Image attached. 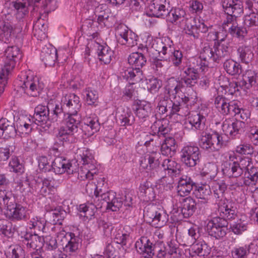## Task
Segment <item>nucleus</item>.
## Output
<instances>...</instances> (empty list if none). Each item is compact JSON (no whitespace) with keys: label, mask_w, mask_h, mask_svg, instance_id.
<instances>
[{"label":"nucleus","mask_w":258,"mask_h":258,"mask_svg":"<svg viewBox=\"0 0 258 258\" xmlns=\"http://www.w3.org/2000/svg\"><path fill=\"white\" fill-rule=\"evenodd\" d=\"M209 111L208 108H206L200 110L199 113L191 114L188 118V122L195 129L203 130L205 126L206 117Z\"/></svg>","instance_id":"b1692460"},{"label":"nucleus","mask_w":258,"mask_h":258,"mask_svg":"<svg viewBox=\"0 0 258 258\" xmlns=\"http://www.w3.org/2000/svg\"><path fill=\"white\" fill-rule=\"evenodd\" d=\"M237 52L240 60L244 63H248L253 57V53L250 46L239 47L237 49Z\"/></svg>","instance_id":"c03bdc74"},{"label":"nucleus","mask_w":258,"mask_h":258,"mask_svg":"<svg viewBox=\"0 0 258 258\" xmlns=\"http://www.w3.org/2000/svg\"><path fill=\"white\" fill-rule=\"evenodd\" d=\"M159 155L157 153H154L146 159H144V162L148 161L147 166L148 170V175L151 177L159 178L161 167H159L160 161L159 159Z\"/></svg>","instance_id":"a878e982"},{"label":"nucleus","mask_w":258,"mask_h":258,"mask_svg":"<svg viewBox=\"0 0 258 258\" xmlns=\"http://www.w3.org/2000/svg\"><path fill=\"white\" fill-rule=\"evenodd\" d=\"M51 169L56 174H62L67 172L70 175L77 173V167L73 165L63 157H56L51 164Z\"/></svg>","instance_id":"f3484780"},{"label":"nucleus","mask_w":258,"mask_h":258,"mask_svg":"<svg viewBox=\"0 0 258 258\" xmlns=\"http://www.w3.org/2000/svg\"><path fill=\"white\" fill-rule=\"evenodd\" d=\"M142 52H133L128 57V62L132 68L123 70L120 73L121 77L128 81H132L134 84L141 81L143 73L141 69L145 65L147 59L145 55L149 52V48L146 46L142 45L140 46Z\"/></svg>","instance_id":"39448f33"},{"label":"nucleus","mask_w":258,"mask_h":258,"mask_svg":"<svg viewBox=\"0 0 258 258\" xmlns=\"http://www.w3.org/2000/svg\"><path fill=\"white\" fill-rule=\"evenodd\" d=\"M63 105H66L68 117L58 128L56 136L62 142L75 143L77 140L75 134L78 131L80 123L78 115L81 106L80 98L75 94H68L64 98Z\"/></svg>","instance_id":"f257e3e1"},{"label":"nucleus","mask_w":258,"mask_h":258,"mask_svg":"<svg viewBox=\"0 0 258 258\" xmlns=\"http://www.w3.org/2000/svg\"><path fill=\"white\" fill-rule=\"evenodd\" d=\"M154 127H158V130H156V131H157V136L159 138L163 137L165 139V138L169 137L167 136L171 130L167 124H163L162 122H161L160 121H156L155 122L154 124L151 126L153 131L154 130Z\"/></svg>","instance_id":"49530a36"},{"label":"nucleus","mask_w":258,"mask_h":258,"mask_svg":"<svg viewBox=\"0 0 258 258\" xmlns=\"http://www.w3.org/2000/svg\"><path fill=\"white\" fill-rule=\"evenodd\" d=\"M9 166L13 169V171L18 173H22L24 171V167L20 163L17 157H13L9 163Z\"/></svg>","instance_id":"69168bd1"},{"label":"nucleus","mask_w":258,"mask_h":258,"mask_svg":"<svg viewBox=\"0 0 258 258\" xmlns=\"http://www.w3.org/2000/svg\"><path fill=\"white\" fill-rule=\"evenodd\" d=\"M65 115L62 104L57 102L50 101L47 106L37 105L34 110L32 120L35 123L43 128L50 126L49 120L60 121Z\"/></svg>","instance_id":"7ed1b4c3"},{"label":"nucleus","mask_w":258,"mask_h":258,"mask_svg":"<svg viewBox=\"0 0 258 258\" xmlns=\"http://www.w3.org/2000/svg\"><path fill=\"white\" fill-rule=\"evenodd\" d=\"M154 244L147 237L142 236L135 243L137 251L146 258L153 257L152 249Z\"/></svg>","instance_id":"393cba45"},{"label":"nucleus","mask_w":258,"mask_h":258,"mask_svg":"<svg viewBox=\"0 0 258 258\" xmlns=\"http://www.w3.org/2000/svg\"><path fill=\"white\" fill-rule=\"evenodd\" d=\"M210 225V227L217 229L219 227H227L228 222L224 218L221 217H216L210 220L207 225Z\"/></svg>","instance_id":"052dcab7"},{"label":"nucleus","mask_w":258,"mask_h":258,"mask_svg":"<svg viewBox=\"0 0 258 258\" xmlns=\"http://www.w3.org/2000/svg\"><path fill=\"white\" fill-rule=\"evenodd\" d=\"M102 8H97L96 10V16L98 17L97 22L100 25L106 26V23L109 17L108 10H101Z\"/></svg>","instance_id":"6e6d98bb"},{"label":"nucleus","mask_w":258,"mask_h":258,"mask_svg":"<svg viewBox=\"0 0 258 258\" xmlns=\"http://www.w3.org/2000/svg\"><path fill=\"white\" fill-rule=\"evenodd\" d=\"M149 11L150 16L164 18H166L169 10L162 0H153L149 6Z\"/></svg>","instance_id":"c85d7f7f"},{"label":"nucleus","mask_w":258,"mask_h":258,"mask_svg":"<svg viewBox=\"0 0 258 258\" xmlns=\"http://www.w3.org/2000/svg\"><path fill=\"white\" fill-rule=\"evenodd\" d=\"M17 27L18 28L16 27L14 29L11 24L5 22L2 25L1 29L4 35L9 37H10L12 34H18L21 32L22 30L21 25H20Z\"/></svg>","instance_id":"864d4df0"},{"label":"nucleus","mask_w":258,"mask_h":258,"mask_svg":"<svg viewBox=\"0 0 258 258\" xmlns=\"http://www.w3.org/2000/svg\"><path fill=\"white\" fill-rule=\"evenodd\" d=\"M189 18L192 17L187 15L185 11L182 8H175L168 11L166 19L169 22L177 24L180 23L182 26L184 27L185 31L186 29V20Z\"/></svg>","instance_id":"6ab92c4d"},{"label":"nucleus","mask_w":258,"mask_h":258,"mask_svg":"<svg viewBox=\"0 0 258 258\" xmlns=\"http://www.w3.org/2000/svg\"><path fill=\"white\" fill-rule=\"evenodd\" d=\"M176 142L172 137L165 138L161 146V153L164 156H173L176 152Z\"/></svg>","instance_id":"4c0bfd02"},{"label":"nucleus","mask_w":258,"mask_h":258,"mask_svg":"<svg viewBox=\"0 0 258 258\" xmlns=\"http://www.w3.org/2000/svg\"><path fill=\"white\" fill-rule=\"evenodd\" d=\"M170 54H167L165 58H170L173 64L175 67H178L181 63L183 55L181 51L178 50H175L172 46V50Z\"/></svg>","instance_id":"603ef678"},{"label":"nucleus","mask_w":258,"mask_h":258,"mask_svg":"<svg viewBox=\"0 0 258 258\" xmlns=\"http://www.w3.org/2000/svg\"><path fill=\"white\" fill-rule=\"evenodd\" d=\"M190 245L189 254L192 258H203L210 253L211 248L204 241L195 242Z\"/></svg>","instance_id":"cd10ccee"},{"label":"nucleus","mask_w":258,"mask_h":258,"mask_svg":"<svg viewBox=\"0 0 258 258\" xmlns=\"http://www.w3.org/2000/svg\"><path fill=\"white\" fill-rule=\"evenodd\" d=\"M99 60L104 64L110 62L113 56V51L108 46L99 45L97 49Z\"/></svg>","instance_id":"a19ab883"},{"label":"nucleus","mask_w":258,"mask_h":258,"mask_svg":"<svg viewBox=\"0 0 258 258\" xmlns=\"http://www.w3.org/2000/svg\"><path fill=\"white\" fill-rule=\"evenodd\" d=\"M10 218L14 220H25L28 217V210L26 207H24L18 204L15 206L13 210H11L7 213Z\"/></svg>","instance_id":"e433bc0d"},{"label":"nucleus","mask_w":258,"mask_h":258,"mask_svg":"<svg viewBox=\"0 0 258 258\" xmlns=\"http://www.w3.org/2000/svg\"><path fill=\"white\" fill-rule=\"evenodd\" d=\"M211 27H208L204 22L198 21L195 17L189 18L186 20V29L185 32L192 36L195 39L199 38V33H206Z\"/></svg>","instance_id":"dca6fc26"},{"label":"nucleus","mask_w":258,"mask_h":258,"mask_svg":"<svg viewBox=\"0 0 258 258\" xmlns=\"http://www.w3.org/2000/svg\"><path fill=\"white\" fill-rule=\"evenodd\" d=\"M207 231L209 234L212 236L215 237L216 239H220L224 237L226 234L227 230V227H219L216 229L212 227H210V225H207Z\"/></svg>","instance_id":"8fccbe9b"},{"label":"nucleus","mask_w":258,"mask_h":258,"mask_svg":"<svg viewBox=\"0 0 258 258\" xmlns=\"http://www.w3.org/2000/svg\"><path fill=\"white\" fill-rule=\"evenodd\" d=\"M152 253H153V256L155 255L158 258H164L166 254L165 247L162 242L157 243L154 244Z\"/></svg>","instance_id":"680f3d73"},{"label":"nucleus","mask_w":258,"mask_h":258,"mask_svg":"<svg viewBox=\"0 0 258 258\" xmlns=\"http://www.w3.org/2000/svg\"><path fill=\"white\" fill-rule=\"evenodd\" d=\"M57 238L62 242V244H66L64 250L67 252H75L78 249L79 238L72 232H66L64 230L57 234Z\"/></svg>","instance_id":"2eb2a0df"},{"label":"nucleus","mask_w":258,"mask_h":258,"mask_svg":"<svg viewBox=\"0 0 258 258\" xmlns=\"http://www.w3.org/2000/svg\"><path fill=\"white\" fill-rule=\"evenodd\" d=\"M0 196L2 199L3 204L7 208V213L13 210L15 206L18 204L16 203L15 196L11 191L5 192L0 190Z\"/></svg>","instance_id":"79ce46f5"},{"label":"nucleus","mask_w":258,"mask_h":258,"mask_svg":"<svg viewBox=\"0 0 258 258\" xmlns=\"http://www.w3.org/2000/svg\"><path fill=\"white\" fill-rule=\"evenodd\" d=\"M179 168L180 165L176 161L169 158L164 160L161 164L159 178H164L167 175L176 176L180 173Z\"/></svg>","instance_id":"aec40b11"},{"label":"nucleus","mask_w":258,"mask_h":258,"mask_svg":"<svg viewBox=\"0 0 258 258\" xmlns=\"http://www.w3.org/2000/svg\"><path fill=\"white\" fill-rule=\"evenodd\" d=\"M228 8L230 9V13L227 12L226 9H223L225 13L228 15L226 20L224 21L223 23L224 28H225L226 25L228 26L230 24H231V25L233 24L235 25L236 24V18L243 12L242 1L236 0V4L234 3V4L231 5Z\"/></svg>","instance_id":"412c9836"},{"label":"nucleus","mask_w":258,"mask_h":258,"mask_svg":"<svg viewBox=\"0 0 258 258\" xmlns=\"http://www.w3.org/2000/svg\"><path fill=\"white\" fill-rule=\"evenodd\" d=\"M50 216L53 218V224L59 222L61 224V221L64 219L67 216V212L60 207L55 208L49 213Z\"/></svg>","instance_id":"5fc2aeb1"},{"label":"nucleus","mask_w":258,"mask_h":258,"mask_svg":"<svg viewBox=\"0 0 258 258\" xmlns=\"http://www.w3.org/2000/svg\"><path fill=\"white\" fill-rule=\"evenodd\" d=\"M130 236L129 233L124 232L122 230H118L115 234L114 241L117 244L120 245L123 249H125Z\"/></svg>","instance_id":"09e8293b"},{"label":"nucleus","mask_w":258,"mask_h":258,"mask_svg":"<svg viewBox=\"0 0 258 258\" xmlns=\"http://www.w3.org/2000/svg\"><path fill=\"white\" fill-rule=\"evenodd\" d=\"M86 100L88 105H92L95 104L98 98V94L95 90H92L89 88L86 90Z\"/></svg>","instance_id":"338daca9"},{"label":"nucleus","mask_w":258,"mask_h":258,"mask_svg":"<svg viewBox=\"0 0 258 258\" xmlns=\"http://www.w3.org/2000/svg\"><path fill=\"white\" fill-rule=\"evenodd\" d=\"M158 112L160 114H166V116H172L180 111L182 104L174 97L173 100L170 98V96L166 94H160L159 96L158 104Z\"/></svg>","instance_id":"6e6552de"},{"label":"nucleus","mask_w":258,"mask_h":258,"mask_svg":"<svg viewBox=\"0 0 258 258\" xmlns=\"http://www.w3.org/2000/svg\"><path fill=\"white\" fill-rule=\"evenodd\" d=\"M135 113L140 119H145L149 116L151 112V104L144 100H137L135 103Z\"/></svg>","instance_id":"72a5a7b5"},{"label":"nucleus","mask_w":258,"mask_h":258,"mask_svg":"<svg viewBox=\"0 0 258 258\" xmlns=\"http://www.w3.org/2000/svg\"><path fill=\"white\" fill-rule=\"evenodd\" d=\"M172 41L169 39H165L164 41L162 40H158L155 41L152 45L153 48L158 52L160 55L165 58L167 54H170L172 50V45L170 44Z\"/></svg>","instance_id":"f704fd0d"},{"label":"nucleus","mask_w":258,"mask_h":258,"mask_svg":"<svg viewBox=\"0 0 258 258\" xmlns=\"http://www.w3.org/2000/svg\"><path fill=\"white\" fill-rule=\"evenodd\" d=\"M230 229L235 234H240L247 229L246 224L241 220L230 224Z\"/></svg>","instance_id":"13d9d810"},{"label":"nucleus","mask_w":258,"mask_h":258,"mask_svg":"<svg viewBox=\"0 0 258 258\" xmlns=\"http://www.w3.org/2000/svg\"><path fill=\"white\" fill-rule=\"evenodd\" d=\"M116 117L121 126L132 125L135 121L131 110L125 106H120L117 108Z\"/></svg>","instance_id":"bb28decb"},{"label":"nucleus","mask_w":258,"mask_h":258,"mask_svg":"<svg viewBox=\"0 0 258 258\" xmlns=\"http://www.w3.org/2000/svg\"><path fill=\"white\" fill-rule=\"evenodd\" d=\"M218 211L220 217L225 220L233 219L237 216V208L236 204L232 200L227 199H220L217 201Z\"/></svg>","instance_id":"f8f14e48"},{"label":"nucleus","mask_w":258,"mask_h":258,"mask_svg":"<svg viewBox=\"0 0 258 258\" xmlns=\"http://www.w3.org/2000/svg\"><path fill=\"white\" fill-rule=\"evenodd\" d=\"M194 187H197L196 183L190 177L182 175L176 187L177 195L181 197L188 196Z\"/></svg>","instance_id":"4be33fe9"},{"label":"nucleus","mask_w":258,"mask_h":258,"mask_svg":"<svg viewBox=\"0 0 258 258\" xmlns=\"http://www.w3.org/2000/svg\"><path fill=\"white\" fill-rule=\"evenodd\" d=\"M256 85H258V74L252 70L246 71L240 82V86L244 87V89H248Z\"/></svg>","instance_id":"473e14b6"},{"label":"nucleus","mask_w":258,"mask_h":258,"mask_svg":"<svg viewBox=\"0 0 258 258\" xmlns=\"http://www.w3.org/2000/svg\"><path fill=\"white\" fill-rule=\"evenodd\" d=\"M11 223L5 219H0V232L5 236H9L11 234Z\"/></svg>","instance_id":"774afa93"},{"label":"nucleus","mask_w":258,"mask_h":258,"mask_svg":"<svg viewBox=\"0 0 258 258\" xmlns=\"http://www.w3.org/2000/svg\"><path fill=\"white\" fill-rule=\"evenodd\" d=\"M230 162L224 166L223 174L229 177L237 178L241 176L245 171V175L252 182L258 180V167L252 165L251 159L248 157H237L235 155L229 156Z\"/></svg>","instance_id":"f03ea898"},{"label":"nucleus","mask_w":258,"mask_h":258,"mask_svg":"<svg viewBox=\"0 0 258 258\" xmlns=\"http://www.w3.org/2000/svg\"><path fill=\"white\" fill-rule=\"evenodd\" d=\"M243 24L247 27L258 26V13L252 12L246 15L243 18Z\"/></svg>","instance_id":"3c124183"},{"label":"nucleus","mask_w":258,"mask_h":258,"mask_svg":"<svg viewBox=\"0 0 258 258\" xmlns=\"http://www.w3.org/2000/svg\"><path fill=\"white\" fill-rule=\"evenodd\" d=\"M231 48L229 43H214L213 47L205 46L200 53V58L197 60V67L202 72L205 71L210 61L220 63L224 59L230 57Z\"/></svg>","instance_id":"20e7f679"},{"label":"nucleus","mask_w":258,"mask_h":258,"mask_svg":"<svg viewBox=\"0 0 258 258\" xmlns=\"http://www.w3.org/2000/svg\"><path fill=\"white\" fill-rule=\"evenodd\" d=\"M244 125L243 121L228 119L223 122L222 130L225 135L233 138L244 132Z\"/></svg>","instance_id":"a211bd4d"},{"label":"nucleus","mask_w":258,"mask_h":258,"mask_svg":"<svg viewBox=\"0 0 258 258\" xmlns=\"http://www.w3.org/2000/svg\"><path fill=\"white\" fill-rule=\"evenodd\" d=\"M247 253L248 249L246 246L234 247L231 251L233 258H246Z\"/></svg>","instance_id":"0e129e2a"},{"label":"nucleus","mask_w":258,"mask_h":258,"mask_svg":"<svg viewBox=\"0 0 258 258\" xmlns=\"http://www.w3.org/2000/svg\"><path fill=\"white\" fill-rule=\"evenodd\" d=\"M196 209L195 200L190 196L183 199L181 212L184 218L191 216Z\"/></svg>","instance_id":"c9c22d12"},{"label":"nucleus","mask_w":258,"mask_h":258,"mask_svg":"<svg viewBox=\"0 0 258 258\" xmlns=\"http://www.w3.org/2000/svg\"><path fill=\"white\" fill-rule=\"evenodd\" d=\"M223 67L225 71L231 76L239 75L242 71L241 66L231 59H227L224 62Z\"/></svg>","instance_id":"ea45409f"},{"label":"nucleus","mask_w":258,"mask_h":258,"mask_svg":"<svg viewBox=\"0 0 258 258\" xmlns=\"http://www.w3.org/2000/svg\"><path fill=\"white\" fill-rule=\"evenodd\" d=\"M228 32L232 36L236 37H243L247 34L245 28L233 24L229 27Z\"/></svg>","instance_id":"4d7b16f0"},{"label":"nucleus","mask_w":258,"mask_h":258,"mask_svg":"<svg viewBox=\"0 0 258 258\" xmlns=\"http://www.w3.org/2000/svg\"><path fill=\"white\" fill-rule=\"evenodd\" d=\"M22 242L28 249L35 250L32 252H38V251L42 248L44 240L42 237L37 234H32L27 233L24 235Z\"/></svg>","instance_id":"5701e85b"},{"label":"nucleus","mask_w":258,"mask_h":258,"mask_svg":"<svg viewBox=\"0 0 258 258\" xmlns=\"http://www.w3.org/2000/svg\"><path fill=\"white\" fill-rule=\"evenodd\" d=\"M30 225L31 226L30 228L35 230V232H45L46 220L43 218L36 217L32 218L30 220Z\"/></svg>","instance_id":"de8ad7c7"},{"label":"nucleus","mask_w":258,"mask_h":258,"mask_svg":"<svg viewBox=\"0 0 258 258\" xmlns=\"http://www.w3.org/2000/svg\"><path fill=\"white\" fill-rule=\"evenodd\" d=\"M223 143L222 137L217 132L212 134H206L199 142L202 148L211 152L218 151Z\"/></svg>","instance_id":"9b49d317"},{"label":"nucleus","mask_w":258,"mask_h":258,"mask_svg":"<svg viewBox=\"0 0 258 258\" xmlns=\"http://www.w3.org/2000/svg\"><path fill=\"white\" fill-rule=\"evenodd\" d=\"M97 208L92 203L81 204L78 208L81 216L90 220L94 216Z\"/></svg>","instance_id":"37998d69"},{"label":"nucleus","mask_w":258,"mask_h":258,"mask_svg":"<svg viewBox=\"0 0 258 258\" xmlns=\"http://www.w3.org/2000/svg\"><path fill=\"white\" fill-rule=\"evenodd\" d=\"M20 85L25 93L33 97L39 95L43 88V83H40L39 79L37 77H29L27 76L22 84Z\"/></svg>","instance_id":"4468645a"},{"label":"nucleus","mask_w":258,"mask_h":258,"mask_svg":"<svg viewBox=\"0 0 258 258\" xmlns=\"http://www.w3.org/2000/svg\"><path fill=\"white\" fill-rule=\"evenodd\" d=\"M16 130L14 123L6 118L0 119V137L8 139L15 136Z\"/></svg>","instance_id":"2f4dec72"},{"label":"nucleus","mask_w":258,"mask_h":258,"mask_svg":"<svg viewBox=\"0 0 258 258\" xmlns=\"http://www.w3.org/2000/svg\"><path fill=\"white\" fill-rule=\"evenodd\" d=\"M57 51L53 48H43L41 51L40 57L46 66H52L56 59Z\"/></svg>","instance_id":"58836bf2"},{"label":"nucleus","mask_w":258,"mask_h":258,"mask_svg":"<svg viewBox=\"0 0 258 258\" xmlns=\"http://www.w3.org/2000/svg\"><path fill=\"white\" fill-rule=\"evenodd\" d=\"M93 169H88L87 168H85V171L83 169L79 171L78 168L77 169V173H72L71 174L75 175L76 176H77L78 178H80L81 180H84L85 179H88L89 180L92 179L93 175L95 173V172L93 171Z\"/></svg>","instance_id":"bf43d9fd"},{"label":"nucleus","mask_w":258,"mask_h":258,"mask_svg":"<svg viewBox=\"0 0 258 258\" xmlns=\"http://www.w3.org/2000/svg\"><path fill=\"white\" fill-rule=\"evenodd\" d=\"M100 129V123L96 118L87 117L84 119L81 130L87 137L92 136Z\"/></svg>","instance_id":"c756f323"},{"label":"nucleus","mask_w":258,"mask_h":258,"mask_svg":"<svg viewBox=\"0 0 258 258\" xmlns=\"http://www.w3.org/2000/svg\"><path fill=\"white\" fill-rule=\"evenodd\" d=\"M41 0H29L28 4L26 3H15L13 5L15 9L16 10V19L19 21L24 22L28 15V7L31 5V3H34L35 6H36V3L40 2Z\"/></svg>","instance_id":"7c9ffc66"},{"label":"nucleus","mask_w":258,"mask_h":258,"mask_svg":"<svg viewBox=\"0 0 258 258\" xmlns=\"http://www.w3.org/2000/svg\"><path fill=\"white\" fill-rule=\"evenodd\" d=\"M199 68L190 66L184 71L180 78L168 79L164 87L166 95L176 97V95L185 87H192L197 83Z\"/></svg>","instance_id":"423d86ee"},{"label":"nucleus","mask_w":258,"mask_h":258,"mask_svg":"<svg viewBox=\"0 0 258 258\" xmlns=\"http://www.w3.org/2000/svg\"><path fill=\"white\" fill-rule=\"evenodd\" d=\"M227 188V185L223 181L215 182L212 186L214 197L219 200L225 199L224 198V194Z\"/></svg>","instance_id":"a18cd8bd"},{"label":"nucleus","mask_w":258,"mask_h":258,"mask_svg":"<svg viewBox=\"0 0 258 258\" xmlns=\"http://www.w3.org/2000/svg\"><path fill=\"white\" fill-rule=\"evenodd\" d=\"M197 234L195 230L191 228L188 230V232L185 233L183 236L184 245L189 246L195 243L196 239Z\"/></svg>","instance_id":"e2e57ef3"},{"label":"nucleus","mask_w":258,"mask_h":258,"mask_svg":"<svg viewBox=\"0 0 258 258\" xmlns=\"http://www.w3.org/2000/svg\"><path fill=\"white\" fill-rule=\"evenodd\" d=\"M181 161L187 167H193L200 162L201 154L199 148L196 145H187L181 150Z\"/></svg>","instance_id":"1a4fd4ad"},{"label":"nucleus","mask_w":258,"mask_h":258,"mask_svg":"<svg viewBox=\"0 0 258 258\" xmlns=\"http://www.w3.org/2000/svg\"><path fill=\"white\" fill-rule=\"evenodd\" d=\"M115 35L122 45L133 47L137 44L138 36L123 23L116 24Z\"/></svg>","instance_id":"9d476101"},{"label":"nucleus","mask_w":258,"mask_h":258,"mask_svg":"<svg viewBox=\"0 0 258 258\" xmlns=\"http://www.w3.org/2000/svg\"><path fill=\"white\" fill-rule=\"evenodd\" d=\"M4 65L0 71L1 78L8 79L11 72L15 67L17 61L22 58L20 48L17 46H8L5 51Z\"/></svg>","instance_id":"0eeeda50"},{"label":"nucleus","mask_w":258,"mask_h":258,"mask_svg":"<svg viewBox=\"0 0 258 258\" xmlns=\"http://www.w3.org/2000/svg\"><path fill=\"white\" fill-rule=\"evenodd\" d=\"M145 216L149 218V221L152 226L156 228L163 227L168 221V215L162 209L156 207L148 208L145 212Z\"/></svg>","instance_id":"ddd939ff"}]
</instances>
